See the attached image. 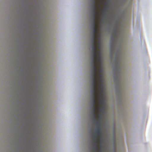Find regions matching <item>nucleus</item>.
I'll return each instance as SVG.
<instances>
[{"mask_svg": "<svg viewBox=\"0 0 152 152\" xmlns=\"http://www.w3.org/2000/svg\"><path fill=\"white\" fill-rule=\"evenodd\" d=\"M98 134H94V138H93V140L94 141H100V140H99V139L98 137L99 136L98 135Z\"/></svg>", "mask_w": 152, "mask_h": 152, "instance_id": "8", "label": "nucleus"}, {"mask_svg": "<svg viewBox=\"0 0 152 152\" xmlns=\"http://www.w3.org/2000/svg\"><path fill=\"white\" fill-rule=\"evenodd\" d=\"M97 0H93V5H92V12H98L97 10V7L99 8L101 7V4H98L97 6L96 5V3Z\"/></svg>", "mask_w": 152, "mask_h": 152, "instance_id": "4", "label": "nucleus"}, {"mask_svg": "<svg viewBox=\"0 0 152 152\" xmlns=\"http://www.w3.org/2000/svg\"><path fill=\"white\" fill-rule=\"evenodd\" d=\"M92 25L91 69L92 71H99L101 69L102 70L100 37V35L97 34L98 23L92 24Z\"/></svg>", "mask_w": 152, "mask_h": 152, "instance_id": "2", "label": "nucleus"}, {"mask_svg": "<svg viewBox=\"0 0 152 152\" xmlns=\"http://www.w3.org/2000/svg\"><path fill=\"white\" fill-rule=\"evenodd\" d=\"M102 72V69L99 71H92L91 72L92 113H96L97 110L100 112L104 110Z\"/></svg>", "mask_w": 152, "mask_h": 152, "instance_id": "1", "label": "nucleus"}, {"mask_svg": "<svg viewBox=\"0 0 152 152\" xmlns=\"http://www.w3.org/2000/svg\"><path fill=\"white\" fill-rule=\"evenodd\" d=\"M94 121L95 122V124L96 125L97 127H101L100 121L99 120L97 121V119H96V120H94Z\"/></svg>", "mask_w": 152, "mask_h": 152, "instance_id": "9", "label": "nucleus"}, {"mask_svg": "<svg viewBox=\"0 0 152 152\" xmlns=\"http://www.w3.org/2000/svg\"><path fill=\"white\" fill-rule=\"evenodd\" d=\"M99 13V12H93L92 15L93 17V22L92 24L98 23L99 18L98 15Z\"/></svg>", "mask_w": 152, "mask_h": 152, "instance_id": "3", "label": "nucleus"}, {"mask_svg": "<svg viewBox=\"0 0 152 152\" xmlns=\"http://www.w3.org/2000/svg\"><path fill=\"white\" fill-rule=\"evenodd\" d=\"M97 141H94L93 142V151L94 152H101V149H100L99 151H98L97 150L98 148L97 146L98 145V143L97 142Z\"/></svg>", "mask_w": 152, "mask_h": 152, "instance_id": "5", "label": "nucleus"}, {"mask_svg": "<svg viewBox=\"0 0 152 152\" xmlns=\"http://www.w3.org/2000/svg\"><path fill=\"white\" fill-rule=\"evenodd\" d=\"M99 2L100 3V2H101V0H99Z\"/></svg>", "mask_w": 152, "mask_h": 152, "instance_id": "10", "label": "nucleus"}, {"mask_svg": "<svg viewBox=\"0 0 152 152\" xmlns=\"http://www.w3.org/2000/svg\"><path fill=\"white\" fill-rule=\"evenodd\" d=\"M116 31L115 32V34H116Z\"/></svg>", "mask_w": 152, "mask_h": 152, "instance_id": "11", "label": "nucleus"}, {"mask_svg": "<svg viewBox=\"0 0 152 152\" xmlns=\"http://www.w3.org/2000/svg\"><path fill=\"white\" fill-rule=\"evenodd\" d=\"M98 116L100 118L101 115H98L96 114V113H92L93 119V121L96 120L97 117Z\"/></svg>", "mask_w": 152, "mask_h": 152, "instance_id": "7", "label": "nucleus"}, {"mask_svg": "<svg viewBox=\"0 0 152 152\" xmlns=\"http://www.w3.org/2000/svg\"><path fill=\"white\" fill-rule=\"evenodd\" d=\"M96 134L100 135L102 134V132L101 131V127H97V128L96 129L95 132Z\"/></svg>", "mask_w": 152, "mask_h": 152, "instance_id": "6", "label": "nucleus"}]
</instances>
